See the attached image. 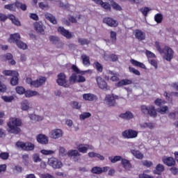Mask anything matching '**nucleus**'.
Segmentation results:
<instances>
[{
    "label": "nucleus",
    "mask_w": 178,
    "mask_h": 178,
    "mask_svg": "<svg viewBox=\"0 0 178 178\" xmlns=\"http://www.w3.org/2000/svg\"><path fill=\"white\" fill-rule=\"evenodd\" d=\"M8 129L7 131L11 134H19L22 132V129L19 126H22V120L19 118H13L10 122L7 123Z\"/></svg>",
    "instance_id": "nucleus-1"
},
{
    "label": "nucleus",
    "mask_w": 178,
    "mask_h": 178,
    "mask_svg": "<svg viewBox=\"0 0 178 178\" xmlns=\"http://www.w3.org/2000/svg\"><path fill=\"white\" fill-rule=\"evenodd\" d=\"M47 81V78L44 76H40L37 80L33 81L31 78L27 77L26 79V83L29 84L31 87H34V88H38L41 86H44Z\"/></svg>",
    "instance_id": "nucleus-2"
},
{
    "label": "nucleus",
    "mask_w": 178,
    "mask_h": 178,
    "mask_svg": "<svg viewBox=\"0 0 178 178\" xmlns=\"http://www.w3.org/2000/svg\"><path fill=\"white\" fill-rule=\"evenodd\" d=\"M140 109L144 115H149L151 118H156L158 116V109L155 108V106L149 105L147 106L143 105L141 106Z\"/></svg>",
    "instance_id": "nucleus-3"
},
{
    "label": "nucleus",
    "mask_w": 178,
    "mask_h": 178,
    "mask_svg": "<svg viewBox=\"0 0 178 178\" xmlns=\"http://www.w3.org/2000/svg\"><path fill=\"white\" fill-rule=\"evenodd\" d=\"M116 99H119V96L115 94L107 95L105 97L106 105L108 106H116Z\"/></svg>",
    "instance_id": "nucleus-4"
},
{
    "label": "nucleus",
    "mask_w": 178,
    "mask_h": 178,
    "mask_svg": "<svg viewBox=\"0 0 178 178\" xmlns=\"http://www.w3.org/2000/svg\"><path fill=\"white\" fill-rule=\"evenodd\" d=\"M56 83L58 84V86L65 87V88H68V87H70V85L66 80V75H65L63 73H60L58 74Z\"/></svg>",
    "instance_id": "nucleus-5"
},
{
    "label": "nucleus",
    "mask_w": 178,
    "mask_h": 178,
    "mask_svg": "<svg viewBox=\"0 0 178 178\" xmlns=\"http://www.w3.org/2000/svg\"><path fill=\"white\" fill-rule=\"evenodd\" d=\"M48 165H49V166H51V168H53V169H60V168H62V166H63L62 161H60L58 159L54 158V157L50 158L49 159Z\"/></svg>",
    "instance_id": "nucleus-6"
},
{
    "label": "nucleus",
    "mask_w": 178,
    "mask_h": 178,
    "mask_svg": "<svg viewBox=\"0 0 178 178\" xmlns=\"http://www.w3.org/2000/svg\"><path fill=\"white\" fill-rule=\"evenodd\" d=\"M86 78L81 75H77L76 73H73L70 77V83L74 84V83H84Z\"/></svg>",
    "instance_id": "nucleus-7"
},
{
    "label": "nucleus",
    "mask_w": 178,
    "mask_h": 178,
    "mask_svg": "<svg viewBox=\"0 0 178 178\" xmlns=\"http://www.w3.org/2000/svg\"><path fill=\"white\" fill-rule=\"evenodd\" d=\"M122 136L124 138H136L138 136V132L133 129H128L122 132Z\"/></svg>",
    "instance_id": "nucleus-8"
},
{
    "label": "nucleus",
    "mask_w": 178,
    "mask_h": 178,
    "mask_svg": "<svg viewBox=\"0 0 178 178\" xmlns=\"http://www.w3.org/2000/svg\"><path fill=\"white\" fill-rule=\"evenodd\" d=\"M163 54H165V59L168 62H170L173 59V50L169 47H165L163 49Z\"/></svg>",
    "instance_id": "nucleus-9"
},
{
    "label": "nucleus",
    "mask_w": 178,
    "mask_h": 178,
    "mask_svg": "<svg viewBox=\"0 0 178 178\" xmlns=\"http://www.w3.org/2000/svg\"><path fill=\"white\" fill-rule=\"evenodd\" d=\"M96 81L97 83V86L101 90H109V87L108 86V83L104 81V79L101 76L96 77Z\"/></svg>",
    "instance_id": "nucleus-10"
},
{
    "label": "nucleus",
    "mask_w": 178,
    "mask_h": 178,
    "mask_svg": "<svg viewBox=\"0 0 178 178\" xmlns=\"http://www.w3.org/2000/svg\"><path fill=\"white\" fill-rule=\"evenodd\" d=\"M49 136L51 138L58 140V138H60L63 136V131H62V129H54L49 132Z\"/></svg>",
    "instance_id": "nucleus-11"
},
{
    "label": "nucleus",
    "mask_w": 178,
    "mask_h": 178,
    "mask_svg": "<svg viewBox=\"0 0 178 178\" xmlns=\"http://www.w3.org/2000/svg\"><path fill=\"white\" fill-rule=\"evenodd\" d=\"M34 29L38 34H45V26L42 24V22H35L33 24Z\"/></svg>",
    "instance_id": "nucleus-12"
},
{
    "label": "nucleus",
    "mask_w": 178,
    "mask_h": 178,
    "mask_svg": "<svg viewBox=\"0 0 178 178\" xmlns=\"http://www.w3.org/2000/svg\"><path fill=\"white\" fill-rule=\"evenodd\" d=\"M58 33H60V34H61V35H63L64 37H65V38H67V40H70V38H72L73 37V34H72L71 32L66 30L65 28L62 26L58 27Z\"/></svg>",
    "instance_id": "nucleus-13"
},
{
    "label": "nucleus",
    "mask_w": 178,
    "mask_h": 178,
    "mask_svg": "<svg viewBox=\"0 0 178 178\" xmlns=\"http://www.w3.org/2000/svg\"><path fill=\"white\" fill-rule=\"evenodd\" d=\"M84 101H89L90 102H96L98 101V97L92 93H85L83 95Z\"/></svg>",
    "instance_id": "nucleus-14"
},
{
    "label": "nucleus",
    "mask_w": 178,
    "mask_h": 178,
    "mask_svg": "<svg viewBox=\"0 0 178 178\" xmlns=\"http://www.w3.org/2000/svg\"><path fill=\"white\" fill-rule=\"evenodd\" d=\"M162 161L163 163H164V165H166L167 166H175L176 165V161L172 157H168L166 156H164L162 158Z\"/></svg>",
    "instance_id": "nucleus-15"
},
{
    "label": "nucleus",
    "mask_w": 178,
    "mask_h": 178,
    "mask_svg": "<svg viewBox=\"0 0 178 178\" xmlns=\"http://www.w3.org/2000/svg\"><path fill=\"white\" fill-rule=\"evenodd\" d=\"M103 22L109 26L110 27H117L118 22L116 20L111 18V17H106L103 19Z\"/></svg>",
    "instance_id": "nucleus-16"
},
{
    "label": "nucleus",
    "mask_w": 178,
    "mask_h": 178,
    "mask_svg": "<svg viewBox=\"0 0 178 178\" xmlns=\"http://www.w3.org/2000/svg\"><path fill=\"white\" fill-rule=\"evenodd\" d=\"M130 84H133V81H131V79H125L118 81L115 86L116 87H123L124 86H130Z\"/></svg>",
    "instance_id": "nucleus-17"
},
{
    "label": "nucleus",
    "mask_w": 178,
    "mask_h": 178,
    "mask_svg": "<svg viewBox=\"0 0 178 178\" xmlns=\"http://www.w3.org/2000/svg\"><path fill=\"white\" fill-rule=\"evenodd\" d=\"M32 108L33 106L31 105V103L28 100H24L21 102V109L22 111H29V109H31Z\"/></svg>",
    "instance_id": "nucleus-18"
},
{
    "label": "nucleus",
    "mask_w": 178,
    "mask_h": 178,
    "mask_svg": "<svg viewBox=\"0 0 178 178\" xmlns=\"http://www.w3.org/2000/svg\"><path fill=\"white\" fill-rule=\"evenodd\" d=\"M36 140L40 144H47L48 143V137L44 134L38 135Z\"/></svg>",
    "instance_id": "nucleus-19"
},
{
    "label": "nucleus",
    "mask_w": 178,
    "mask_h": 178,
    "mask_svg": "<svg viewBox=\"0 0 178 178\" xmlns=\"http://www.w3.org/2000/svg\"><path fill=\"white\" fill-rule=\"evenodd\" d=\"M121 165L127 171L130 170V169L131 168V163H130V161L126 159H121Z\"/></svg>",
    "instance_id": "nucleus-20"
},
{
    "label": "nucleus",
    "mask_w": 178,
    "mask_h": 178,
    "mask_svg": "<svg viewBox=\"0 0 178 178\" xmlns=\"http://www.w3.org/2000/svg\"><path fill=\"white\" fill-rule=\"evenodd\" d=\"M135 37L137 40H139V41H143L145 38V33L143 32L141 30L136 29Z\"/></svg>",
    "instance_id": "nucleus-21"
},
{
    "label": "nucleus",
    "mask_w": 178,
    "mask_h": 178,
    "mask_svg": "<svg viewBox=\"0 0 178 178\" xmlns=\"http://www.w3.org/2000/svg\"><path fill=\"white\" fill-rule=\"evenodd\" d=\"M44 16L45 19H47V20H49V22L50 23H52V24H56L58 23V22L56 21V18L55 17V16H53L52 14L49 13H46Z\"/></svg>",
    "instance_id": "nucleus-22"
},
{
    "label": "nucleus",
    "mask_w": 178,
    "mask_h": 178,
    "mask_svg": "<svg viewBox=\"0 0 178 178\" xmlns=\"http://www.w3.org/2000/svg\"><path fill=\"white\" fill-rule=\"evenodd\" d=\"M120 118H121L122 119H124L125 120H130V119H133L134 116L133 115V113L130 111H127L124 113H121L120 115Z\"/></svg>",
    "instance_id": "nucleus-23"
},
{
    "label": "nucleus",
    "mask_w": 178,
    "mask_h": 178,
    "mask_svg": "<svg viewBox=\"0 0 178 178\" xmlns=\"http://www.w3.org/2000/svg\"><path fill=\"white\" fill-rule=\"evenodd\" d=\"M19 41H20V34L19 33H14L13 35H10V42H18Z\"/></svg>",
    "instance_id": "nucleus-24"
},
{
    "label": "nucleus",
    "mask_w": 178,
    "mask_h": 178,
    "mask_svg": "<svg viewBox=\"0 0 178 178\" xmlns=\"http://www.w3.org/2000/svg\"><path fill=\"white\" fill-rule=\"evenodd\" d=\"M131 153L137 159H143V158H144V155L141 152H140V151H138V150L131 149Z\"/></svg>",
    "instance_id": "nucleus-25"
},
{
    "label": "nucleus",
    "mask_w": 178,
    "mask_h": 178,
    "mask_svg": "<svg viewBox=\"0 0 178 178\" xmlns=\"http://www.w3.org/2000/svg\"><path fill=\"white\" fill-rule=\"evenodd\" d=\"M130 62L134 66H136V67H140V69H146L145 65H144L143 63H140L139 61L134 59H131Z\"/></svg>",
    "instance_id": "nucleus-26"
},
{
    "label": "nucleus",
    "mask_w": 178,
    "mask_h": 178,
    "mask_svg": "<svg viewBox=\"0 0 178 178\" xmlns=\"http://www.w3.org/2000/svg\"><path fill=\"white\" fill-rule=\"evenodd\" d=\"M49 40L52 44H54L55 45L58 44H62V42L60 41V39L55 35H50L49 37Z\"/></svg>",
    "instance_id": "nucleus-27"
},
{
    "label": "nucleus",
    "mask_w": 178,
    "mask_h": 178,
    "mask_svg": "<svg viewBox=\"0 0 178 178\" xmlns=\"http://www.w3.org/2000/svg\"><path fill=\"white\" fill-rule=\"evenodd\" d=\"M81 59L83 61V65L84 66H90V57L86 54H82L81 55Z\"/></svg>",
    "instance_id": "nucleus-28"
},
{
    "label": "nucleus",
    "mask_w": 178,
    "mask_h": 178,
    "mask_svg": "<svg viewBox=\"0 0 178 178\" xmlns=\"http://www.w3.org/2000/svg\"><path fill=\"white\" fill-rule=\"evenodd\" d=\"M34 148H35V145L31 142L25 143V149L24 151H34Z\"/></svg>",
    "instance_id": "nucleus-29"
},
{
    "label": "nucleus",
    "mask_w": 178,
    "mask_h": 178,
    "mask_svg": "<svg viewBox=\"0 0 178 178\" xmlns=\"http://www.w3.org/2000/svg\"><path fill=\"white\" fill-rule=\"evenodd\" d=\"M157 112H159V113L161 115H165V113L169 112V107L168 106L160 107L157 108Z\"/></svg>",
    "instance_id": "nucleus-30"
},
{
    "label": "nucleus",
    "mask_w": 178,
    "mask_h": 178,
    "mask_svg": "<svg viewBox=\"0 0 178 178\" xmlns=\"http://www.w3.org/2000/svg\"><path fill=\"white\" fill-rule=\"evenodd\" d=\"M67 155L70 158H74V156H80V153L77 150L71 149L67 152Z\"/></svg>",
    "instance_id": "nucleus-31"
},
{
    "label": "nucleus",
    "mask_w": 178,
    "mask_h": 178,
    "mask_svg": "<svg viewBox=\"0 0 178 178\" xmlns=\"http://www.w3.org/2000/svg\"><path fill=\"white\" fill-rule=\"evenodd\" d=\"M3 74L4 76H11V77H13V76H19V72L13 70H4Z\"/></svg>",
    "instance_id": "nucleus-32"
},
{
    "label": "nucleus",
    "mask_w": 178,
    "mask_h": 178,
    "mask_svg": "<svg viewBox=\"0 0 178 178\" xmlns=\"http://www.w3.org/2000/svg\"><path fill=\"white\" fill-rule=\"evenodd\" d=\"M5 58L7 60H10L9 63L10 65H16V61L13 60V56L10 53L5 54Z\"/></svg>",
    "instance_id": "nucleus-33"
},
{
    "label": "nucleus",
    "mask_w": 178,
    "mask_h": 178,
    "mask_svg": "<svg viewBox=\"0 0 178 178\" xmlns=\"http://www.w3.org/2000/svg\"><path fill=\"white\" fill-rule=\"evenodd\" d=\"M16 8H17L16 3L7 4L4 6V9H7L8 10H10L11 12H15Z\"/></svg>",
    "instance_id": "nucleus-34"
},
{
    "label": "nucleus",
    "mask_w": 178,
    "mask_h": 178,
    "mask_svg": "<svg viewBox=\"0 0 178 178\" xmlns=\"http://www.w3.org/2000/svg\"><path fill=\"white\" fill-rule=\"evenodd\" d=\"M38 94V92L34 90H26L25 92V97L26 98H31V97H35Z\"/></svg>",
    "instance_id": "nucleus-35"
},
{
    "label": "nucleus",
    "mask_w": 178,
    "mask_h": 178,
    "mask_svg": "<svg viewBox=\"0 0 178 178\" xmlns=\"http://www.w3.org/2000/svg\"><path fill=\"white\" fill-rule=\"evenodd\" d=\"M19 75H13L10 79V84L12 86H17L19 84Z\"/></svg>",
    "instance_id": "nucleus-36"
},
{
    "label": "nucleus",
    "mask_w": 178,
    "mask_h": 178,
    "mask_svg": "<svg viewBox=\"0 0 178 178\" xmlns=\"http://www.w3.org/2000/svg\"><path fill=\"white\" fill-rule=\"evenodd\" d=\"M156 170L154 171V173H156V175H161L163 170H165V167H163V165L159 164L156 167Z\"/></svg>",
    "instance_id": "nucleus-37"
},
{
    "label": "nucleus",
    "mask_w": 178,
    "mask_h": 178,
    "mask_svg": "<svg viewBox=\"0 0 178 178\" xmlns=\"http://www.w3.org/2000/svg\"><path fill=\"white\" fill-rule=\"evenodd\" d=\"M70 105L73 109H80L81 108V104L76 101L71 102Z\"/></svg>",
    "instance_id": "nucleus-38"
},
{
    "label": "nucleus",
    "mask_w": 178,
    "mask_h": 178,
    "mask_svg": "<svg viewBox=\"0 0 178 178\" xmlns=\"http://www.w3.org/2000/svg\"><path fill=\"white\" fill-rule=\"evenodd\" d=\"M109 161H111V163H116V162H119V161H122V158L120 156H115L114 157L109 156Z\"/></svg>",
    "instance_id": "nucleus-39"
},
{
    "label": "nucleus",
    "mask_w": 178,
    "mask_h": 178,
    "mask_svg": "<svg viewBox=\"0 0 178 178\" xmlns=\"http://www.w3.org/2000/svg\"><path fill=\"white\" fill-rule=\"evenodd\" d=\"M15 6L17 9H21L22 10H26L27 9V6L24 3H20L19 1H16Z\"/></svg>",
    "instance_id": "nucleus-40"
},
{
    "label": "nucleus",
    "mask_w": 178,
    "mask_h": 178,
    "mask_svg": "<svg viewBox=\"0 0 178 178\" xmlns=\"http://www.w3.org/2000/svg\"><path fill=\"white\" fill-rule=\"evenodd\" d=\"M15 147H16V148H17V149L21 148V149H23L24 151L25 147H26V143H23V142L19 140L16 143Z\"/></svg>",
    "instance_id": "nucleus-41"
},
{
    "label": "nucleus",
    "mask_w": 178,
    "mask_h": 178,
    "mask_svg": "<svg viewBox=\"0 0 178 178\" xmlns=\"http://www.w3.org/2000/svg\"><path fill=\"white\" fill-rule=\"evenodd\" d=\"M15 44L17 47H18V48H19L20 49H27V44L22 42L21 40H19Z\"/></svg>",
    "instance_id": "nucleus-42"
},
{
    "label": "nucleus",
    "mask_w": 178,
    "mask_h": 178,
    "mask_svg": "<svg viewBox=\"0 0 178 178\" xmlns=\"http://www.w3.org/2000/svg\"><path fill=\"white\" fill-rule=\"evenodd\" d=\"M92 173L95 175H101L102 173V168L100 167H93L91 170Z\"/></svg>",
    "instance_id": "nucleus-43"
},
{
    "label": "nucleus",
    "mask_w": 178,
    "mask_h": 178,
    "mask_svg": "<svg viewBox=\"0 0 178 178\" xmlns=\"http://www.w3.org/2000/svg\"><path fill=\"white\" fill-rule=\"evenodd\" d=\"M116 32L113 31H111L110 32V38L111 40V42L112 44H116Z\"/></svg>",
    "instance_id": "nucleus-44"
},
{
    "label": "nucleus",
    "mask_w": 178,
    "mask_h": 178,
    "mask_svg": "<svg viewBox=\"0 0 178 178\" xmlns=\"http://www.w3.org/2000/svg\"><path fill=\"white\" fill-rule=\"evenodd\" d=\"M1 99L4 101V102H12L13 99H15V97L13 96H2Z\"/></svg>",
    "instance_id": "nucleus-45"
},
{
    "label": "nucleus",
    "mask_w": 178,
    "mask_h": 178,
    "mask_svg": "<svg viewBox=\"0 0 178 178\" xmlns=\"http://www.w3.org/2000/svg\"><path fill=\"white\" fill-rule=\"evenodd\" d=\"M29 118L31 120H37V122H40V120H42V117L37 115L35 114L30 115Z\"/></svg>",
    "instance_id": "nucleus-46"
},
{
    "label": "nucleus",
    "mask_w": 178,
    "mask_h": 178,
    "mask_svg": "<svg viewBox=\"0 0 178 178\" xmlns=\"http://www.w3.org/2000/svg\"><path fill=\"white\" fill-rule=\"evenodd\" d=\"M78 42H79V44H81V45H88L90 44V40H88L86 38H79Z\"/></svg>",
    "instance_id": "nucleus-47"
},
{
    "label": "nucleus",
    "mask_w": 178,
    "mask_h": 178,
    "mask_svg": "<svg viewBox=\"0 0 178 178\" xmlns=\"http://www.w3.org/2000/svg\"><path fill=\"white\" fill-rule=\"evenodd\" d=\"M78 150L79 152H81L82 154H86L87 153V147L86 146H83V144H81L78 146Z\"/></svg>",
    "instance_id": "nucleus-48"
},
{
    "label": "nucleus",
    "mask_w": 178,
    "mask_h": 178,
    "mask_svg": "<svg viewBox=\"0 0 178 178\" xmlns=\"http://www.w3.org/2000/svg\"><path fill=\"white\" fill-rule=\"evenodd\" d=\"M91 116V113H83L79 115V118L81 120H86V119H88Z\"/></svg>",
    "instance_id": "nucleus-49"
},
{
    "label": "nucleus",
    "mask_w": 178,
    "mask_h": 178,
    "mask_svg": "<svg viewBox=\"0 0 178 178\" xmlns=\"http://www.w3.org/2000/svg\"><path fill=\"white\" fill-rule=\"evenodd\" d=\"M163 19V16L162 14H156L154 16V20L156 23H162V20Z\"/></svg>",
    "instance_id": "nucleus-50"
},
{
    "label": "nucleus",
    "mask_w": 178,
    "mask_h": 178,
    "mask_svg": "<svg viewBox=\"0 0 178 178\" xmlns=\"http://www.w3.org/2000/svg\"><path fill=\"white\" fill-rule=\"evenodd\" d=\"M32 158L35 163H37V162H41V161H42V159L40 158V154L38 153L33 154Z\"/></svg>",
    "instance_id": "nucleus-51"
},
{
    "label": "nucleus",
    "mask_w": 178,
    "mask_h": 178,
    "mask_svg": "<svg viewBox=\"0 0 178 178\" xmlns=\"http://www.w3.org/2000/svg\"><path fill=\"white\" fill-rule=\"evenodd\" d=\"M72 70H74V72H75V73H77V74H84L85 73H87V71L80 72L79 67H77V66H76L75 65H73L72 66Z\"/></svg>",
    "instance_id": "nucleus-52"
},
{
    "label": "nucleus",
    "mask_w": 178,
    "mask_h": 178,
    "mask_svg": "<svg viewBox=\"0 0 178 178\" xmlns=\"http://www.w3.org/2000/svg\"><path fill=\"white\" fill-rule=\"evenodd\" d=\"M16 91H17V94H19L20 95H22L23 94H26V89H24V88H23V86H17L16 88Z\"/></svg>",
    "instance_id": "nucleus-53"
},
{
    "label": "nucleus",
    "mask_w": 178,
    "mask_h": 178,
    "mask_svg": "<svg viewBox=\"0 0 178 178\" xmlns=\"http://www.w3.org/2000/svg\"><path fill=\"white\" fill-rule=\"evenodd\" d=\"M40 152L42 155H54V154H55V151L47 149H42Z\"/></svg>",
    "instance_id": "nucleus-54"
},
{
    "label": "nucleus",
    "mask_w": 178,
    "mask_h": 178,
    "mask_svg": "<svg viewBox=\"0 0 178 178\" xmlns=\"http://www.w3.org/2000/svg\"><path fill=\"white\" fill-rule=\"evenodd\" d=\"M140 11L141 12L142 15H143V16H147L148 12H149V8L143 7L140 9Z\"/></svg>",
    "instance_id": "nucleus-55"
},
{
    "label": "nucleus",
    "mask_w": 178,
    "mask_h": 178,
    "mask_svg": "<svg viewBox=\"0 0 178 178\" xmlns=\"http://www.w3.org/2000/svg\"><path fill=\"white\" fill-rule=\"evenodd\" d=\"M109 58L111 59V62H118V60H119V56L112 54L109 55Z\"/></svg>",
    "instance_id": "nucleus-56"
},
{
    "label": "nucleus",
    "mask_w": 178,
    "mask_h": 178,
    "mask_svg": "<svg viewBox=\"0 0 178 178\" xmlns=\"http://www.w3.org/2000/svg\"><path fill=\"white\" fill-rule=\"evenodd\" d=\"M129 72H131V73H133L134 74H136V76H140V74H141L140 73V71H138V70H136V68H134V67H129Z\"/></svg>",
    "instance_id": "nucleus-57"
},
{
    "label": "nucleus",
    "mask_w": 178,
    "mask_h": 178,
    "mask_svg": "<svg viewBox=\"0 0 178 178\" xmlns=\"http://www.w3.org/2000/svg\"><path fill=\"white\" fill-rule=\"evenodd\" d=\"M23 170V168L19 165H15L14 168H13V172L15 174H17V173H22V171Z\"/></svg>",
    "instance_id": "nucleus-58"
},
{
    "label": "nucleus",
    "mask_w": 178,
    "mask_h": 178,
    "mask_svg": "<svg viewBox=\"0 0 178 178\" xmlns=\"http://www.w3.org/2000/svg\"><path fill=\"white\" fill-rule=\"evenodd\" d=\"M178 112H171L168 114V118L170 119H173L174 120L177 119Z\"/></svg>",
    "instance_id": "nucleus-59"
},
{
    "label": "nucleus",
    "mask_w": 178,
    "mask_h": 178,
    "mask_svg": "<svg viewBox=\"0 0 178 178\" xmlns=\"http://www.w3.org/2000/svg\"><path fill=\"white\" fill-rule=\"evenodd\" d=\"M59 154L61 155V156H65L67 153L66 152V149L63 147H59Z\"/></svg>",
    "instance_id": "nucleus-60"
},
{
    "label": "nucleus",
    "mask_w": 178,
    "mask_h": 178,
    "mask_svg": "<svg viewBox=\"0 0 178 178\" xmlns=\"http://www.w3.org/2000/svg\"><path fill=\"white\" fill-rule=\"evenodd\" d=\"M0 158L1 159H3L4 161H6L8 158H9V153L8 152H2L0 154Z\"/></svg>",
    "instance_id": "nucleus-61"
},
{
    "label": "nucleus",
    "mask_w": 178,
    "mask_h": 178,
    "mask_svg": "<svg viewBox=\"0 0 178 178\" xmlns=\"http://www.w3.org/2000/svg\"><path fill=\"white\" fill-rule=\"evenodd\" d=\"M23 161L24 162L25 165L29 164V154H24L22 156Z\"/></svg>",
    "instance_id": "nucleus-62"
},
{
    "label": "nucleus",
    "mask_w": 178,
    "mask_h": 178,
    "mask_svg": "<svg viewBox=\"0 0 178 178\" xmlns=\"http://www.w3.org/2000/svg\"><path fill=\"white\" fill-rule=\"evenodd\" d=\"M41 178H55L51 174H42L40 175Z\"/></svg>",
    "instance_id": "nucleus-63"
},
{
    "label": "nucleus",
    "mask_w": 178,
    "mask_h": 178,
    "mask_svg": "<svg viewBox=\"0 0 178 178\" xmlns=\"http://www.w3.org/2000/svg\"><path fill=\"white\" fill-rule=\"evenodd\" d=\"M138 177L139 178H154V177H152V176H149L148 175H146V174H140L138 175Z\"/></svg>",
    "instance_id": "nucleus-64"
}]
</instances>
